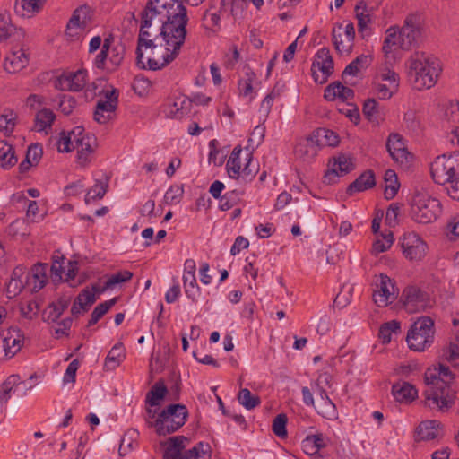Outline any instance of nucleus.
<instances>
[{"label": "nucleus", "instance_id": "8", "mask_svg": "<svg viewBox=\"0 0 459 459\" xmlns=\"http://www.w3.org/2000/svg\"><path fill=\"white\" fill-rule=\"evenodd\" d=\"M188 415L187 409L183 404H171L162 411L155 420L153 427L160 436H166L181 428Z\"/></svg>", "mask_w": 459, "mask_h": 459}, {"label": "nucleus", "instance_id": "64", "mask_svg": "<svg viewBox=\"0 0 459 459\" xmlns=\"http://www.w3.org/2000/svg\"><path fill=\"white\" fill-rule=\"evenodd\" d=\"M445 118L450 123H459V102L452 101L445 110Z\"/></svg>", "mask_w": 459, "mask_h": 459}, {"label": "nucleus", "instance_id": "24", "mask_svg": "<svg viewBox=\"0 0 459 459\" xmlns=\"http://www.w3.org/2000/svg\"><path fill=\"white\" fill-rule=\"evenodd\" d=\"M29 63V57L22 49L12 50L4 58V69L10 74L22 70Z\"/></svg>", "mask_w": 459, "mask_h": 459}, {"label": "nucleus", "instance_id": "53", "mask_svg": "<svg viewBox=\"0 0 459 459\" xmlns=\"http://www.w3.org/2000/svg\"><path fill=\"white\" fill-rule=\"evenodd\" d=\"M117 300V299L114 298L98 305L91 313L89 325H95L110 309V307L116 304Z\"/></svg>", "mask_w": 459, "mask_h": 459}, {"label": "nucleus", "instance_id": "63", "mask_svg": "<svg viewBox=\"0 0 459 459\" xmlns=\"http://www.w3.org/2000/svg\"><path fill=\"white\" fill-rule=\"evenodd\" d=\"M76 101L74 97L70 95H62L59 99L58 107L62 113L69 115L75 108Z\"/></svg>", "mask_w": 459, "mask_h": 459}, {"label": "nucleus", "instance_id": "17", "mask_svg": "<svg viewBox=\"0 0 459 459\" xmlns=\"http://www.w3.org/2000/svg\"><path fill=\"white\" fill-rule=\"evenodd\" d=\"M313 77L316 82L324 83L333 73V61L327 48H321L313 63Z\"/></svg>", "mask_w": 459, "mask_h": 459}, {"label": "nucleus", "instance_id": "44", "mask_svg": "<svg viewBox=\"0 0 459 459\" xmlns=\"http://www.w3.org/2000/svg\"><path fill=\"white\" fill-rule=\"evenodd\" d=\"M39 207L36 201H30L28 204V209L26 212V219L25 221H16L11 225V230H18L19 225L25 223H34L39 221L38 217Z\"/></svg>", "mask_w": 459, "mask_h": 459}, {"label": "nucleus", "instance_id": "45", "mask_svg": "<svg viewBox=\"0 0 459 459\" xmlns=\"http://www.w3.org/2000/svg\"><path fill=\"white\" fill-rule=\"evenodd\" d=\"M370 58L368 56L361 55L354 59L351 64H349L343 73L342 76L345 77L347 75L355 76L361 68L368 66L369 64Z\"/></svg>", "mask_w": 459, "mask_h": 459}, {"label": "nucleus", "instance_id": "57", "mask_svg": "<svg viewBox=\"0 0 459 459\" xmlns=\"http://www.w3.org/2000/svg\"><path fill=\"white\" fill-rule=\"evenodd\" d=\"M184 193L181 186H171L165 193L164 202L168 204L179 203Z\"/></svg>", "mask_w": 459, "mask_h": 459}, {"label": "nucleus", "instance_id": "58", "mask_svg": "<svg viewBox=\"0 0 459 459\" xmlns=\"http://www.w3.org/2000/svg\"><path fill=\"white\" fill-rule=\"evenodd\" d=\"M352 291L353 287L351 285H343L334 299V304L338 307H345L351 301Z\"/></svg>", "mask_w": 459, "mask_h": 459}, {"label": "nucleus", "instance_id": "7", "mask_svg": "<svg viewBox=\"0 0 459 459\" xmlns=\"http://www.w3.org/2000/svg\"><path fill=\"white\" fill-rule=\"evenodd\" d=\"M434 334V321L429 316H422L411 326L406 341L411 350L424 351L433 343Z\"/></svg>", "mask_w": 459, "mask_h": 459}, {"label": "nucleus", "instance_id": "37", "mask_svg": "<svg viewBox=\"0 0 459 459\" xmlns=\"http://www.w3.org/2000/svg\"><path fill=\"white\" fill-rule=\"evenodd\" d=\"M376 184L374 174L368 170L359 176L350 186L348 187L349 194L352 195L355 192L365 191L371 188Z\"/></svg>", "mask_w": 459, "mask_h": 459}, {"label": "nucleus", "instance_id": "30", "mask_svg": "<svg viewBox=\"0 0 459 459\" xmlns=\"http://www.w3.org/2000/svg\"><path fill=\"white\" fill-rule=\"evenodd\" d=\"M318 145L315 136L311 135L306 139L301 140L295 147V155L298 159L304 161L313 159L317 152Z\"/></svg>", "mask_w": 459, "mask_h": 459}, {"label": "nucleus", "instance_id": "12", "mask_svg": "<svg viewBox=\"0 0 459 459\" xmlns=\"http://www.w3.org/2000/svg\"><path fill=\"white\" fill-rule=\"evenodd\" d=\"M2 350L0 355L12 359L17 354L24 342V334L18 327H10L0 333Z\"/></svg>", "mask_w": 459, "mask_h": 459}, {"label": "nucleus", "instance_id": "10", "mask_svg": "<svg viewBox=\"0 0 459 459\" xmlns=\"http://www.w3.org/2000/svg\"><path fill=\"white\" fill-rule=\"evenodd\" d=\"M399 88V75L387 66L381 67L376 77L375 89L381 100L390 99Z\"/></svg>", "mask_w": 459, "mask_h": 459}, {"label": "nucleus", "instance_id": "59", "mask_svg": "<svg viewBox=\"0 0 459 459\" xmlns=\"http://www.w3.org/2000/svg\"><path fill=\"white\" fill-rule=\"evenodd\" d=\"M109 39H105L100 52L97 55L94 65L97 68L106 69L108 62Z\"/></svg>", "mask_w": 459, "mask_h": 459}, {"label": "nucleus", "instance_id": "36", "mask_svg": "<svg viewBox=\"0 0 459 459\" xmlns=\"http://www.w3.org/2000/svg\"><path fill=\"white\" fill-rule=\"evenodd\" d=\"M373 9L369 8L364 1H359L355 6V14L358 20L359 31L363 32L371 22Z\"/></svg>", "mask_w": 459, "mask_h": 459}, {"label": "nucleus", "instance_id": "39", "mask_svg": "<svg viewBox=\"0 0 459 459\" xmlns=\"http://www.w3.org/2000/svg\"><path fill=\"white\" fill-rule=\"evenodd\" d=\"M16 162L17 158L12 145L0 142V166L4 169H9L15 165Z\"/></svg>", "mask_w": 459, "mask_h": 459}, {"label": "nucleus", "instance_id": "1", "mask_svg": "<svg viewBox=\"0 0 459 459\" xmlns=\"http://www.w3.org/2000/svg\"><path fill=\"white\" fill-rule=\"evenodd\" d=\"M186 8L179 0H149L141 12L137 65L159 70L173 61L186 37Z\"/></svg>", "mask_w": 459, "mask_h": 459}, {"label": "nucleus", "instance_id": "26", "mask_svg": "<svg viewBox=\"0 0 459 459\" xmlns=\"http://www.w3.org/2000/svg\"><path fill=\"white\" fill-rule=\"evenodd\" d=\"M392 394L397 402L410 403L417 398L418 391L411 384L399 381L393 385Z\"/></svg>", "mask_w": 459, "mask_h": 459}, {"label": "nucleus", "instance_id": "50", "mask_svg": "<svg viewBox=\"0 0 459 459\" xmlns=\"http://www.w3.org/2000/svg\"><path fill=\"white\" fill-rule=\"evenodd\" d=\"M317 412L324 418L333 420L338 418V411L335 404L331 401L330 398L323 400L318 403Z\"/></svg>", "mask_w": 459, "mask_h": 459}, {"label": "nucleus", "instance_id": "52", "mask_svg": "<svg viewBox=\"0 0 459 459\" xmlns=\"http://www.w3.org/2000/svg\"><path fill=\"white\" fill-rule=\"evenodd\" d=\"M238 400L247 410H252L260 403V398L251 394L247 388L239 391Z\"/></svg>", "mask_w": 459, "mask_h": 459}, {"label": "nucleus", "instance_id": "27", "mask_svg": "<svg viewBox=\"0 0 459 459\" xmlns=\"http://www.w3.org/2000/svg\"><path fill=\"white\" fill-rule=\"evenodd\" d=\"M187 438L184 436H177L169 437L167 441L162 442L161 446H164L163 458L164 459H180L183 454L182 450L186 446Z\"/></svg>", "mask_w": 459, "mask_h": 459}, {"label": "nucleus", "instance_id": "18", "mask_svg": "<svg viewBox=\"0 0 459 459\" xmlns=\"http://www.w3.org/2000/svg\"><path fill=\"white\" fill-rule=\"evenodd\" d=\"M86 85V71L65 72L55 81V87L61 91H78Z\"/></svg>", "mask_w": 459, "mask_h": 459}, {"label": "nucleus", "instance_id": "19", "mask_svg": "<svg viewBox=\"0 0 459 459\" xmlns=\"http://www.w3.org/2000/svg\"><path fill=\"white\" fill-rule=\"evenodd\" d=\"M329 168L324 176V182L333 184L336 178L346 175L353 169V164L350 157L340 154L329 161Z\"/></svg>", "mask_w": 459, "mask_h": 459}, {"label": "nucleus", "instance_id": "9", "mask_svg": "<svg viewBox=\"0 0 459 459\" xmlns=\"http://www.w3.org/2000/svg\"><path fill=\"white\" fill-rule=\"evenodd\" d=\"M431 176L436 183L446 185L459 177V154L441 155L431 163Z\"/></svg>", "mask_w": 459, "mask_h": 459}, {"label": "nucleus", "instance_id": "15", "mask_svg": "<svg viewBox=\"0 0 459 459\" xmlns=\"http://www.w3.org/2000/svg\"><path fill=\"white\" fill-rule=\"evenodd\" d=\"M403 255L411 261L421 260L427 253V244L415 233L404 234L402 242Z\"/></svg>", "mask_w": 459, "mask_h": 459}, {"label": "nucleus", "instance_id": "42", "mask_svg": "<svg viewBox=\"0 0 459 459\" xmlns=\"http://www.w3.org/2000/svg\"><path fill=\"white\" fill-rule=\"evenodd\" d=\"M394 243V237L392 232L381 234L377 238L372 246V254L375 255L387 251Z\"/></svg>", "mask_w": 459, "mask_h": 459}, {"label": "nucleus", "instance_id": "62", "mask_svg": "<svg viewBox=\"0 0 459 459\" xmlns=\"http://www.w3.org/2000/svg\"><path fill=\"white\" fill-rule=\"evenodd\" d=\"M378 113V103L374 99H368L365 101L363 106V114L370 120H377Z\"/></svg>", "mask_w": 459, "mask_h": 459}, {"label": "nucleus", "instance_id": "54", "mask_svg": "<svg viewBox=\"0 0 459 459\" xmlns=\"http://www.w3.org/2000/svg\"><path fill=\"white\" fill-rule=\"evenodd\" d=\"M167 393L166 387L161 384H155L147 394V403L151 406H156L163 399Z\"/></svg>", "mask_w": 459, "mask_h": 459}, {"label": "nucleus", "instance_id": "14", "mask_svg": "<svg viewBox=\"0 0 459 459\" xmlns=\"http://www.w3.org/2000/svg\"><path fill=\"white\" fill-rule=\"evenodd\" d=\"M242 149L240 146H236L228 161H227V170L228 174L231 178H238L240 175L247 178L253 175L252 169L249 168L250 162L252 160V153L251 152H247V155L245 158V163L242 164L240 160V153Z\"/></svg>", "mask_w": 459, "mask_h": 459}, {"label": "nucleus", "instance_id": "35", "mask_svg": "<svg viewBox=\"0 0 459 459\" xmlns=\"http://www.w3.org/2000/svg\"><path fill=\"white\" fill-rule=\"evenodd\" d=\"M85 273H78L77 261H68L67 269L65 273L64 281H66L70 287L75 288L86 281Z\"/></svg>", "mask_w": 459, "mask_h": 459}, {"label": "nucleus", "instance_id": "25", "mask_svg": "<svg viewBox=\"0 0 459 459\" xmlns=\"http://www.w3.org/2000/svg\"><path fill=\"white\" fill-rule=\"evenodd\" d=\"M195 263L194 260H186L185 263V273L183 275V283L186 295L195 300L198 292L197 282L195 279Z\"/></svg>", "mask_w": 459, "mask_h": 459}, {"label": "nucleus", "instance_id": "2", "mask_svg": "<svg viewBox=\"0 0 459 459\" xmlns=\"http://www.w3.org/2000/svg\"><path fill=\"white\" fill-rule=\"evenodd\" d=\"M424 37L425 28L421 15L417 13H410L403 26H393L385 30L382 49L386 56L398 48L407 51L418 47Z\"/></svg>", "mask_w": 459, "mask_h": 459}, {"label": "nucleus", "instance_id": "4", "mask_svg": "<svg viewBox=\"0 0 459 459\" xmlns=\"http://www.w3.org/2000/svg\"><path fill=\"white\" fill-rule=\"evenodd\" d=\"M405 68L411 83L418 91L432 88L441 74V63L435 56L415 51L405 63Z\"/></svg>", "mask_w": 459, "mask_h": 459}, {"label": "nucleus", "instance_id": "60", "mask_svg": "<svg viewBox=\"0 0 459 459\" xmlns=\"http://www.w3.org/2000/svg\"><path fill=\"white\" fill-rule=\"evenodd\" d=\"M286 423L287 417L285 414H279L273 420V431L279 437H285L287 436Z\"/></svg>", "mask_w": 459, "mask_h": 459}, {"label": "nucleus", "instance_id": "11", "mask_svg": "<svg viewBox=\"0 0 459 459\" xmlns=\"http://www.w3.org/2000/svg\"><path fill=\"white\" fill-rule=\"evenodd\" d=\"M332 38L335 49L341 55L351 54L355 38L353 23L348 22L345 26L342 23L335 24L332 30Z\"/></svg>", "mask_w": 459, "mask_h": 459}, {"label": "nucleus", "instance_id": "5", "mask_svg": "<svg viewBox=\"0 0 459 459\" xmlns=\"http://www.w3.org/2000/svg\"><path fill=\"white\" fill-rule=\"evenodd\" d=\"M59 152L76 151V160L80 166L91 162L95 150V139L84 134L82 126H75L68 132H62L56 142Z\"/></svg>", "mask_w": 459, "mask_h": 459}, {"label": "nucleus", "instance_id": "49", "mask_svg": "<svg viewBox=\"0 0 459 459\" xmlns=\"http://www.w3.org/2000/svg\"><path fill=\"white\" fill-rule=\"evenodd\" d=\"M209 445L203 442L183 454L180 459H209Z\"/></svg>", "mask_w": 459, "mask_h": 459}, {"label": "nucleus", "instance_id": "13", "mask_svg": "<svg viewBox=\"0 0 459 459\" xmlns=\"http://www.w3.org/2000/svg\"><path fill=\"white\" fill-rule=\"evenodd\" d=\"M376 288L373 293V300L380 307H386L392 303L398 295V290L392 280L385 274H380L376 281Z\"/></svg>", "mask_w": 459, "mask_h": 459}, {"label": "nucleus", "instance_id": "40", "mask_svg": "<svg viewBox=\"0 0 459 459\" xmlns=\"http://www.w3.org/2000/svg\"><path fill=\"white\" fill-rule=\"evenodd\" d=\"M121 358H125V351L122 343H117L107 356L105 368L107 370L115 369L120 364Z\"/></svg>", "mask_w": 459, "mask_h": 459}, {"label": "nucleus", "instance_id": "28", "mask_svg": "<svg viewBox=\"0 0 459 459\" xmlns=\"http://www.w3.org/2000/svg\"><path fill=\"white\" fill-rule=\"evenodd\" d=\"M47 264H39L33 266L31 273L27 274L26 284L31 288L32 291H39L47 282Z\"/></svg>", "mask_w": 459, "mask_h": 459}, {"label": "nucleus", "instance_id": "29", "mask_svg": "<svg viewBox=\"0 0 459 459\" xmlns=\"http://www.w3.org/2000/svg\"><path fill=\"white\" fill-rule=\"evenodd\" d=\"M46 0H16L14 12L23 18H30L39 13Z\"/></svg>", "mask_w": 459, "mask_h": 459}, {"label": "nucleus", "instance_id": "31", "mask_svg": "<svg viewBox=\"0 0 459 459\" xmlns=\"http://www.w3.org/2000/svg\"><path fill=\"white\" fill-rule=\"evenodd\" d=\"M90 20V10L87 6H81L77 8L69 22L67 24V30L70 35H74L72 30L74 29H85L87 27L88 22Z\"/></svg>", "mask_w": 459, "mask_h": 459}, {"label": "nucleus", "instance_id": "32", "mask_svg": "<svg viewBox=\"0 0 459 459\" xmlns=\"http://www.w3.org/2000/svg\"><path fill=\"white\" fill-rule=\"evenodd\" d=\"M96 297L89 290H83L75 299L71 312L74 316H78L85 311L95 302Z\"/></svg>", "mask_w": 459, "mask_h": 459}, {"label": "nucleus", "instance_id": "20", "mask_svg": "<svg viewBox=\"0 0 459 459\" xmlns=\"http://www.w3.org/2000/svg\"><path fill=\"white\" fill-rule=\"evenodd\" d=\"M404 296V307L410 313L423 311L431 306L429 296L416 287L407 288Z\"/></svg>", "mask_w": 459, "mask_h": 459}, {"label": "nucleus", "instance_id": "55", "mask_svg": "<svg viewBox=\"0 0 459 459\" xmlns=\"http://www.w3.org/2000/svg\"><path fill=\"white\" fill-rule=\"evenodd\" d=\"M446 359L455 366L459 364V331L450 342L449 348L446 353Z\"/></svg>", "mask_w": 459, "mask_h": 459}, {"label": "nucleus", "instance_id": "23", "mask_svg": "<svg viewBox=\"0 0 459 459\" xmlns=\"http://www.w3.org/2000/svg\"><path fill=\"white\" fill-rule=\"evenodd\" d=\"M328 441L329 439L322 433L308 435L302 440V450L315 459L320 458L319 451L327 446Z\"/></svg>", "mask_w": 459, "mask_h": 459}, {"label": "nucleus", "instance_id": "34", "mask_svg": "<svg viewBox=\"0 0 459 459\" xmlns=\"http://www.w3.org/2000/svg\"><path fill=\"white\" fill-rule=\"evenodd\" d=\"M56 118V115L51 109L42 108L35 116L34 129L37 132H45L51 128L52 123Z\"/></svg>", "mask_w": 459, "mask_h": 459}, {"label": "nucleus", "instance_id": "33", "mask_svg": "<svg viewBox=\"0 0 459 459\" xmlns=\"http://www.w3.org/2000/svg\"><path fill=\"white\" fill-rule=\"evenodd\" d=\"M352 96L353 91L340 82H334L327 86L324 94L327 100H333L336 98L342 100H349Z\"/></svg>", "mask_w": 459, "mask_h": 459}, {"label": "nucleus", "instance_id": "48", "mask_svg": "<svg viewBox=\"0 0 459 459\" xmlns=\"http://www.w3.org/2000/svg\"><path fill=\"white\" fill-rule=\"evenodd\" d=\"M133 277V273L129 271H122L110 275L104 283L101 290L114 289L117 285L129 281Z\"/></svg>", "mask_w": 459, "mask_h": 459}, {"label": "nucleus", "instance_id": "16", "mask_svg": "<svg viewBox=\"0 0 459 459\" xmlns=\"http://www.w3.org/2000/svg\"><path fill=\"white\" fill-rule=\"evenodd\" d=\"M105 100L97 103L94 119L100 124L107 123L116 110L117 104V91L115 89L107 90L104 93Z\"/></svg>", "mask_w": 459, "mask_h": 459}, {"label": "nucleus", "instance_id": "3", "mask_svg": "<svg viewBox=\"0 0 459 459\" xmlns=\"http://www.w3.org/2000/svg\"><path fill=\"white\" fill-rule=\"evenodd\" d=\"M454 379V374L445 365L437 368L429 369L425 373V384L428 386L424 393L425 406L430 410L446 411L454 403V394L448 384Z\"/></svg>", "mask_w": 459, "mask_h": 459}, {"label": "nucleus", "instance_id": "43", "mask_svg": "<svg viewBox=\"0 0 459 459\" xmlns=\"http://www.w3.org/2000/svg\"><path fill=\"white\" fill-rule=\"evenodd\" d=\"M313 136H315L317 145L325 144L336 146L339 143L338 135L334 132L325 128L318 129Z\"/></svg>", "mask_w": 459, "mask_h": 459}, {"label": "nucleus", "instance_id": "41", "mask_svg": "<svg viewBox=\"0 0 459 459\" xmlns=\"http://www.w3.org/2000/svg\"><path fill=\"white\" fill-rule=\"evenodd\" d=\"M384 179L385 182V197L390 200L395 196L399 188L397 176L394 170L388 169L385 173Z\"/></svg>", "mask_w": 459, "mask_h": 459}, {"label": "nucleus", "instance_id": "22", "mask_svg": "<svg viewBox=\"0 0 459 459\" xmlns=\"http://www.w3.org/2000/svg\"><path fill=\"white\" fill-rule=\"evenodd\" d=\"M387 151L394 160L401 164L407 163L410 153L407 151L402 137L397 134H393L388 137L386 143Z\"/></svg>", "mask_w": 459, "mask_h": 459}, {"label": "nucleus", "instance_id": "51", "mask_svg": "<svg viewBox=\"0 0 459 459\" xmlns=\"http://www.w3.org/2000/svg\"><path fill=\"white\" fill-rule=\"evenodd\" d=\"M265 134V127L262 125L256 126L249 139H248V145L246 147V152H251V153L254 152L255 148H257L264 141Z\"/></svg>", "mask_w": 459, "mask_h": 459}, {"label": "nucleus", "instance_id": "47", "mask_svg": "<svg viewBox=\"0 0 459 459\" xmlns=\"http://www.w3.org/2000/svg\"><path fill=\"white\" fill-rule=\"evenodd\" d=\"M108 186V180H97L94 186L91 187L85 195V203L103 198Z\"/></svg>", "mask_w": 459, "mask_h": 459}, {"label": "nucleus", "instance_id": "21", "mask_svg": "<svg viewBox=\"0 0 459 459\" xmlns=\"http://www.w3.org/2000/svg\"><path fill=\"white\" fill-rule=\"evenodd\" d=\"M442 436V425L434 420H424L420 423L415 432L416 441H430L438 439Z\"/></svg>", "mask_w": 459, "mask_h": 459}, {"label": "nucleus", "instance_id": "46", "mask_svg": "<svg viewBox=\"0 0 459 459\" xmlns=\"http://www.w3.org/2000/svg\"><path fill=\"white\" fill-rule=\"evenodd\" d=\"M400 331V323L396 320L385 323L379 329V338L383 343L391 342L392 334H396Z\"/></svg>", "mask_w": 459, "mask_h": 459}, {"label": "nucleus", "instance_id": "6", "mask_svg": "<svg viewBox=\"0 0 459 459\" xmlns=\"http://www.w3.org/2000/svg\"><path fill=\"white\" fill-rule=\"evenodd\" d=\"M440 212L439 200L425 191L415 193L411 203V215L415 221L422 224L430 223L437 218Z\"/></svg>", "mask_w": 459, "mask_h": 459}, {"label": "nucleus", "instance_id": "38", "mask_svg": "<svg viewBox=\"0 0 459 459\" xmlns=\"http://www.w3.org/2000/svg\"><path fill=\"white\" fill-rule=\"evenodd\" d=\"M126 48L123 45L118 44L108 48V62L107 70L111 72L120 65L124 59Z\"/></svg>", "mask_w": 459, "mask_h": 459}, {"label": "nucleus", "instance_id": "61", "mask_svg": "<svg viewBox=\"0 0 459 459\" xmlns=\"http://www.w3.org/2000/svg\"><path fill=\"white\" fill-rule=\"evenodd\" d=\"M279 95H280V89H276V87H275L270 93H268L265 96V98L262 101L261 107H260V112L263 113L265 117H267L271 110V108H272V105H273L274 100Z\"/></svg>", "mask_w": 459, "mask_h": 459}, {"label": "nucleus", "instance_id": "56", "mask_svg": "<svg viewBox=\"0 0 459 459\" xmlns=\"http://www.w3.org/2000/svg\"><path fill=\"white\" fill-rule=\"evenodd\" d=\"M13 26L9 15L0 13V43L6 40L13 33Z\"/></svg>", "mask_w": 459, "mask_h": 459}]
</instances>
